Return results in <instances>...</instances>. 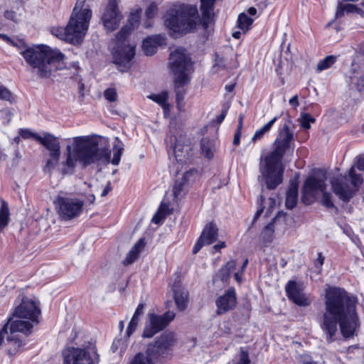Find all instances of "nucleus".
<instances>
[{
	"mask_svg": "<svg viewBox=\"0 0 364 364\" xmlns=\"http://www.w3.org/2000/svg\"><path fill=\"white\" fill-rule=\"evenodd\" d=\"M131 364H154L152 360L144 353H137Z\"/></svg>",
	"mask_w": 364,
	"mask_h": 364,
	"instance_id": "a19ab883",
	"label": "nucleus"
},
{
	"mask_svg": "<svg viewBox=\"0 0 364 364\" xmlns=\"http://www.w3.org/2000/svg\"><path fill=\"white\" fill-rule=\"evenodd\" d=\"M294 127L292 121L287 117L279 129L278 134L273 143L274 149L264 157L261 156L259 164L260 176L258 179L264 182L268 190H274L283 181L284 167L282 164L284 154L294 144Z\"/></svg>",
	"mask_w": 364,
	"mask_h": 364,
	"instance_id": "7ed1b4c3",
	"label": "nucleus"
},
{
	"mask_svg": "<svg viewBox=\"0 0 364 364\" xmlns=\"http://www.w3.org/2000/svg\"><path fill=\"white\" fill-rule=\"evenodd\" d=\"M158 10L157 5L153 2L146 9L145 15L148 19L153 18L156 14Z\"/></svg>",
	"mask_w": 364,
	"mask_h": 364,
	"instance_id": "de8ad7c7",
	"label": "nucleus"
},
{
	"mask_svg": "<svg viewBox=\"0 0 364 364\" xmlns=\"http://www.w3.org/2000/svg\"><path fill=\"white\" fill-rule=\"evenodd\" d=\"M204 245H208V244H205L204 240L200 237L193 248V253H198Z\"/></svg>",
	"mask_w": 364,
	"mask_h": 364,
	"instance_id": "864d4df0",
	"label": "nucleus"
},
{
	"mask_svg": "<svg viewBox=\"0 0 364 364\" xmlns=\"http://www.w3.org/2000/svg\"><path fill=\"white\" fill-rule=\"evenodd\" d=\"M357 304V297L343 288L330 287L326 289L320 327L327 343L338 339V328L345 338L354 336L360 327Z\"/></svg>",
	"mask_w": 364,
	"mask_h": 364,
	"instance_id": "f257e3e1",
	"label": "nucleus"
},
{
	"mask_svg": "<svg viewBox=\"0 0 364 364\" xmlns=\"http://www.w3.org/2000/svg\"><path fill=\"white\" fill-rule=\"evenodd\" d=\"M262 212H263V209H262H262H260V210H258L256 212V213H255V216H254V220H257V219L260 216V215H261V213H262Z\"/></svg>",
	"mask_w": 364,
	"mask_h": 364,
	"instance_id": "774afa93",
	"label": "nucleus"
},
{
	"mask_svg": "<svg viewBox=\"0 0 364 364\" xmlns=\"http://www.w3.org/2000/svg\"><path fill=\"white\" fill-rule=\"evenodd\" d=\"M0 100L6 101L10 104L15 102V96L6 86L0 84Z\"/></svg>",
	"mask_w": 364,
	"mask_h": 364,
	"instance_id": "4c0bfd02",
	"label": "nucleus"
},
{
	"mask_svg": "<svg viewBox=\"0 0 364 364\" xmlns=\"http://www.w3.org/2000/svg\"><path fill=\"white\" fill-rule=\"evenodd\" d=\"M104 97L107 101L110 102H115L117 98V93L116 90L114 88H107L104 92Z\"/></svg>",
	"mask_w": 364,
	"mask_h": 364,
	"instance_id": "a18cd8bd",
	"label": "nucleus"
},
{
	"mask_svg": "<svg viewBox=\"0 0 364 364\" xmlns=\"http://www.w3.org/2000/svg\"><path fill=\"white\" fill-rule=\"evenodd\" d=\"M299 361L302 364H312L313 358L310 355L305 353V354H302L299 356Z\"/></svg>",
	"mask_w": 364,
	"mask_h": 364,
	"instance_id": "5fc2aeb1",
	"label": "nucleus"
},
{
	"mask_svg": "<svg viewBox=\"0 0 364 364\" xmlns=\"http://www.w3.org/2000/svg\"><path fill=\"white\" fill-rule=\"evenodd\" d=\"M59 215L65 220L78 217L84 206L83 201L78 198L58 196L55 201Z\"/></svg>",
	"mask_w": 364,
	"mask_h": 364,
	"instance_id": "9d476101",
	"label": "nucleus"
},
{
	"mask_svg": "<svg viewBox=\"0 0 364 364\" xmlns=\"http://www.w3.org/2000/svg\"><path fill=\"white\" fill-rule=\"evenodd\" d=\"M253 23V19L249 17L246 14L241 13L237 18L238 28L242 31H247Z\"/></svg>",
	"mask_w": 364,
	"mask_h": 364,
	"instance_id": "c9c22d12",
	"label": "nucleus"
},
{
	"mask_svg": "<svg viewBox=\"0 0 364 364\" xmlns=\"http://www.w3.org/2000/svg\"><path fill=\"white\" fill-rule=\"evenodd\" d=\"M164 211V205H160L159 210L156 213L154 214L151 219V222L155 224H159L161 220L166 218V214L163 213Z\"/></svg>",
	"mask_w": 364,
	"mask_h": 364,
	"instance_id": "49530a36",
	"label": "nucleus"
},
{
	"mask_svg": "<svg viewBox=\"0 0 364 364\" xmlns=\"http://www.w3.org/2000/svg\"><path fill=\"white\" fill-rule=\"evenodd\" d=\"M144 306L145 304L144 303H140L137 306L126 331V335L127 337H130L131 335H132V333L135 331L139 323V317L144 313Z\"/></svg>",
	"mask_w": 364,
	"mask_h": 364,
	"instance_id": "cd10ccee",
	"label": "nucleus"
},
{
	"mask_svg": "<svg viewBox=\"0 0 364 364\" xmlns=\"http://www.w3.org/2000/svg\"><path fill=\"white\" fill-rule=\"evenodd\" d=\"M19 53L41 78H49L53 73L62 70L65 55L46 45L28 46L21 43Z\"/></svg>",
	"mask_w": 364,
	"mask_h": 364,
	"instance_id": "20e7f679",
	"label": "nucleus"
},
{
	"mask_svg": "<svg viewBox=\"0 0 364 364\" xmlns=\"http://www.w3.org/2000/svg\"><path fill=\"white\" fill-rule=\"evenodd\" d=\"M216 0H201L200 9L202 18L200 20L205 28H207L212 20V12Z\"/></svg>",
	"mask_w": 364,
	"mask_h": 364,
	"instance_id": "aec40b11",
	"label": "nucleus"
},
{
	"mask_svg": "<svg viewBox=\"0 0 364 364\" xmlns=\"http://www.w3.org/2000/svg\"><path fill=\"white\" fill-rule=\"evenodd\" d=\"M148 97L152 100L154 102H156L158 105L161 106L164 109V112L168 110V104L167 103L168 100V92L166 91H163L159 94H152L148 96Z\"/></svg>",
	"mask_w": 364,
	"mask_h": 364,
	"instance_id": "c756f323",
	"label": "nucleus"
},
{
	"mask_svg": "<svg viewBox=\"0 0 364 364\" xmlns=\"http://www.w3.org/2000/svg\"><path fill=\"white\" fill-rule=\"evenodd\" d=\"M65 364H96L93 357L97 358L96 351L92 350V354L86 349L79 348H68L63 352Z\"/></svg>",
	"mask_w": 364,
	"mask_h": 364,
	"instance_id": "f8f14e48",
	"label": "nucleus"
},
{
	"mask_svg": "<svg viewBox=\"0 0 364 364\" xmlns=\"http://www.w3.org/2000/svg\"><path fill=\"white\" fill-rule=\"evenodd\" d=\"M9 220V213L7 203L3 200L0 207V232L7 225Z\"/></svg>",
	"mask_w": 364,
	"mask_h": 364,
	"instance_id": "473e14b6",
	"label": "nucleus"
},
{
	"mask_svg": "<svg viewBox=\"0 0 364 364\" xmlns=\"http://www.w3.org/2000/svg\"><path fill=\"white\" fill-rule=\"evenodd\" d=\"M174 342L173 335L172 333H164L155 341L154 348L157 353H164V350L170 348Z\"/></svg>",
	"mask_w": 364,
	"mask_h": 364,
	"instance_id": "393cba45",
	"label": "nucleus"
},
{
	"mask_svg": "<svg viewBox=\"0 0 364 364\" xmlns=\"http://www.w3.org/2000/svg\"><path fill=\"white\" fill-rule=\"evenodd\" d=\"M122 15L119 12L115 0H109L102 16L104 26L109 31L115 30L119 24Z\"/></svg>",
	"mask_w": 364,
	"mask_h": 364,
	"instance_id": "ddd939ff",
	"label": "nucleus"
},
{
	"mask_svg": "<svg viewBox=\"0 0 364 364\" xmlns=\"http://www.w3.org/2000/svg\"><path fill=\"white\" fill-rule=\"evenodd\" d=\"M225 247V243L224 242H221L219 244L215 245L213 246V249L215 251H219L220 249L224 248Z\"/></svg>",
	"mask_w": 364,
	"mask_h": 364,
	"instance_id": "e2e57ef3",
	"label": "nucleus"
},
{
	"mask_svg": "<svg viewBox=\"0 0 364 364\" xmlns=\"http://www.w3.org/2000/svg\"><path fill=\"white\" fill-rule=\"evenodd\" d=\"M333 193L344 202H348L353 197V191L347 182V176H337L331 182Z\"/></svg>",
	"mask_w": 364,
	"mask_h": 364,
	"instance_id": "dca6fc26",
	"label": "nucleus"
},
{
	"mask_svg": "<svg viewBox=\"0 0 364 364\" xmlns=\"http://www.w3.org/2000/svg\"><path fill=\"white\" fill-rule=\"evenodd\" d=\"M200 149L202 154L204 157L208 159H210L213 157V144L209 139L206 138H203L201 139Z\"/></svg>",
	"mask_w": 364,
	"mask_h": 364,
	"instance_id": "72a5a7b5",
	"label": "nucleus"
},
{
	"mask_svg": "<svg viewBox=\"0 0 364 364\" xmlns=\"http://www.w3.org/2000/svg\"><path fill=\"white\" fill-rule=\"evenodd\" d=\"M323 262H324V257L322 255L321 252H319L318 254V257L314 262L315 267L321 269V267L323 264Z\"/></svg>",
	"mask_w": 364,
	"mask_h": 364,
	"instance_id": "4d7b16f0",
	"label": "nucleus"
},
{
	"mask_svg": "<svg viewBox=\"0 0 364 364\" xmlns=\"http://www.w3.org/2000/svg\"><path fill=\"white\" fill-rule=\"evenodd\" d=\"M145 247V239H139L136 244L132 247L129 252L127 254L126 257L124 259L122 263L124 265H129L134 262L139 257V254Z\"/></svg>",
	"mask_w": 364,
	"mask_h": 364,
	"instance_id": "4be33fe9",
	"label": "nucleus"
},
{
	"mask_svg": "<svg viewBox=\"0 0 364 364\" xmlns=\"http://www.w3.org/2000/svg\"><path fill=\"white\" fill-rule=\"evenodd\" d=\"M357 168L360 171H364V157L358 159L357 163Z\"/></svg>",
	"mask_w": 364,
	"mask_h": 364,
	"instance_id": "052dcab7",
	"label": "nucleus"
},
{
	"mask_svg": "<svg viewBox=\"0 0 364 364\" xmlns=\"http://www.w3.org/2000/svg\"><path fill=\"white\" fill-rule=\"evenodd\" d=\"M141 9H137L130 13L127 23L123 26L116 36L117 49L114 53V63L118 65L119 70L127 72L131 68V62L135 55V46L126 43L132 31L139 24Z\"/></svg>",
	"mask_w": 364,
	"mask_h": 364,
	"instance_id": "0eeeda50",
	"label": "nucleus"
},
{
	"mask_svg": "<svg viewBox=\"0 0 364 364\" xmlns=\"http://www.w3.org/2000/svg\"><path fill=\"white\" fill-rule=\"evenodd\" d=\"M0 38L4 41L7 42L10 45L13 46H16L19 49V46H21V43H23V41H19L18 43L14 42L10 37H9L6 34L1 33Z\"/></svg>",
	"mask_w": 364,
	"mask_h": 364,
	"instance_id": "3c124183",
	"label": "nucleus"
},
{
	"mask_svg": "<svg viewBox=\"0 0 364 364\" xmlns=\"http://www.w3.org/2000/svg\"><path fill=\"white\" fill-rule=\"evenodd\" d=\"M215 304L216 313L218 315L233 309L237 304L235 289L233 287L229 288L223 295L216 299Z\"/></svg>",
	"mask_w": 364,
	"mask_h": 364,
	"instance_id": "f3484780",
	"label": "nucleus"
},
{
	"mask_svg": "<svg viewBox=\"0 0 364 364\" xmlns=\"http://www.w3.org/2000/svg\"><path fill=\"white\" fill-rule=\"evenodd\" d=\"M235 87V83H231V84L226 85L225 88L226 91L232 92V91L234 90Z\"/></svg>",
	"mask_w": 364,
	"mask_h": 364,
	"instance_id": "0e129e2a",
	"label": "nucleus"
},
{
	"mask_svg": "<svg viewBox=\"0 0 364 364\" xmlns=\"http://www.w3.org/2000/svg\"><path fill=\"white\" fill-rule=\"evenodd\" d=\"M364 1L361 3V6L358 7L355 5L351 4H343L339 3L337 11L336 13V16L337 18L341 17L344 15L345 13H356L360 14L362 16H364Z\"/></svg>",
	"mask_w": 364,
	"mask_h": 364,
	"instance_id": "b1692460",
	"label": "nucleus"
},
{
	"mask_svg": "<svg viewBox=\"0 0 364 364\" xmlns=\"http://www.w3.org/2000/svg\"><path fill=\"white\" fill-rule=\"evenodd\" d=\"M278 117H274L262 127L257 130L252 138V141H256L262 138V136L272 129L274 124L277 122Z\"/></svg>",
	"mask_w": 364,
	"mask_h": 364,
	"instance_id": "7c9ffc66",
	"label": "nucleus"
},
{
	"mask_svg": "<svg viewBox=\"0 0 364 364\" xmlns=\"http://www.w3.org/2000/svg\"><path fill=\"white\" fill-rule=\"evenodd\" d=\"M110 191V188L109 186H107V187L105 188V189L102 191V193H101V196H105L107 195V193H109V191Z\"/></svg>",
	"mask_w": 364,
	"mask_h": 364,
	"instance_id": "338daca9",
	"label": "nucleus"
},
{
	"mask_svg": "<svg viewBox=\"0 0 364 364\" xmlns=\"http://www.w3.org/2000/svg\"><path fill=\"white\" fill-rule=\"evenodd\" d=\"M198 176V171L196 168H191L186 171L181 179L188 184L189 182L194 181Z\"/></svg>",
	"mask_w": 364,
	"mask_h": 364,
	"instance_id": "79ce46f5",
	"label": "nucleus"
},
{
	"mask_svg": "<svg viewBox=\"0 0 364 364\" xmlns=\"http://www.w3.org/2000/svg\"><path fill=\"white\" fill-rule=\"evenodd\" d=\"M349 77L359 92L364 91V58L353 59L349 70Z\"/></svg>",
	"mask_w": 364,
	"mask_h": 364,
	"instance_id": "2eb2a0df",
	"label": "nucleus"
},
{
	"mask_svg": "<svg viewBox=\"0 0 364 364\" xmlns=\"http://www.w3.org/2000/svg\"><path fill=\"white\" fill-rule=\"evenodd\" d=\"M218 230L216 225L213 223H210L205 225L200 235L205 244L210 245L217 240Z\"/></svg>",
	"mask_w": 364,
	"mask_h": 364,
	"instance_id": "bb28decb",
	"label": "nucleus"
},
{
	"mask_svg": "<svg viewBox=\"0 0 364 364\" xmlns=\"http://www.w3.org/2000/svg\"><path fill=\"white\" fill-rule=\"evenodd\" d=\"M36 141L49 150L50 153H60V142L54 135L46 133L44 136H36Z\"/></svg>",
	"mask_w": 364,
	"mask_h": 364,
	"instance_id": "6ab92c4d",
	"label": "nucleus"
},
{
	"mask_svg": "<svg viewBox=\"0 0 364 364\" xmlns=\"http://www.w3.org/2000/svg\"><path fill=\"white\" fill-rule=\"evenodd\" d=\"M18 331L11 332V326H9V333L10 335L7 337V342L9 345V348L8 349V353L9 355H13L17 353L21 350V348L23 346L24 343L20 336L18 335H16L15 333Z\"/></svg>",
	"mask_w": 364,
	"mask_h": 364,
	"instance_id": "5701e85b",
	"label": "nucleus"
},
{
	"mask_svg": "<svg viewBox=\"0 0 364 364\" xmlns=\"http://www.w3.org/2000/svg\"><path fill=\"white\" fill-rule=\"evenodd\" d=\"M198 11L196 5L176 4L164 15V25L173 38H178L196 28Z\"/></svg>",
	"mask_w": 364,
	"mask_h": 364,
	"instance_id": "423d86ee",
	"label": "nucleus"
},
{
	"mask_svg": "<svg viewBox=\"0 0 364 364\" xmlns=\"http://www.w3.org/2000/svg\"><path fill=\"white\" fill-rule=\"evenodd\" d=\"M41 310L36 303L28 298H23L12 314L7 318L11 323V332L20 331L26 336L31 333L34 325L38 323Z\"/></svg>",
	"mask_w": 364,
	"mask_h": 364,
	"instance_id": "6e6552de",
	"label": "nucleus"
},
{
	"mask_svg": "<svg viewBox=\"0 0 364 364\" xmlns=\"http://www.w3.org/2000/svg\"><path fill=\"white\" fill-rule=\"evenodd\" d=\"M18 134L21 137L25 139L29 138H34L36 140V136H39L38 134L31 132L28 129H20L18 131Z\"/></svg>",
	"mask_w": 364,
	"mask_h": 364,
	"instance_id": "09e8293b",
	"label": "nucleus"
},
{
	"mask_svg": "<svg viewBox=\"0 0 364 364\" xmlns=\"http://www.w3.org/2000/svg\"><path fill=\"white\" fill-rule=\"evenodd\" d=\"M326 176L325 173H323L322 177L319 178L315 176L309 177L304 184V193L306 194H314L318 191L323 192L326 189Z\"/></svg>",
	"mask_w": 364,
	"mask_h": 364,
	"instance_id": "a211bd4d",
	"label": "nucleus"
},
{
	"mask_svg": "<svg viewBox=\"0 0 364 364\" xmlns=\"http://www.w3.org/2000/svg\"><path fill=\"white\" fill-rule=\"evenodd\" d=\"M187 183L181 178L176 181L173 188L174 199L178 200L185 194V187Z\"/></svg>",
	"mask_w": 364,
	"mask_h": 364,
	"instance_id": "f704fd0d",
	"label": "nucleus"
},
{
	"mask_svg": "<svg viewBox=\"0 0 364 364\" xmlns=\"http://www.w3.org/2000/svg\"><path fill=\"white\" fill-rule=\"evenodd\" d=\"M236 267V262L235 260H230L223 267V271H230L231 273Z\"/></svg>",
	"mask_w": 364,
	"mask_h": 364,
	"instance_id": "6e6d98bb",
	"label": "nucleus"
},
{
	"mask_svg": "<svg viewBox=\"0 0 364 364\" xmlns=\"http://www.w3.org/2000/svg\"><path fill=\"white\" fill-rule=\"evenodd\" d=\"M60 153H50L46 165L43 168L45 172L50 173L59 162Z\"/></svg>",
	"mask_w": 364,
	"mask_h": 364,
	"instance_id": "2f4dec72",
	"label": "nucleus"
},
{
	"mask_svg": "<svg viewBox=\"0 0 364 364\" xmlns=\"http://www.w3.org/2000/svg\"><path fill=\"white\" fill-rule=\"evenodd\" d=\"M321 203L327 208H333L335 207L331 199V193L326 192V191L322 192Z\"/></svg>",
	"mask_w": 364,
	"mask_h": 364,
	"instance_id": "c03bdc74",
	"label": "nucleus"
},
{
	"mask_svg": "<svg viewBox=\"0 0 364 364\" xmlns=\"http://www.w3.org/2000/svg\"><path fill=\"white\" fill-rule=\"evenodd\" d=\"M11 326L10 321L7 319L6 322L0 328V345L4 342L5 336L9 333V328Z\"/></svg>",
	"mask_w": 364,
	"mask_h": 364,
	"instance_id": "8fccbe9b",
	"label": "nucleus"
},
{
	"mask_svg": "<svg viewBox=\"0 0 364 364\" xmlns=\"http://www.w3.org/2000/svg\"><path fill=\"white\" fill-rule=\"evenodd\" d=\"M164 38L160 36L147 37L142 42V49L146 55H153L157 48L162 43Z\"/></svg>",
	"mask_w": 364,
	"mask_h": 364,
	"instance_id": "412c9836",
	"label": "nucleus"
},
{
	"mask_svg": "<svg viewBox=\"0 0 364 364\" xmlns=\"http://www.w3.org/2000/svg\"><path fill=\"white\" fill-rule=\"evenodd\" d=\"M274 232V223H268L264 228L262 235L263 240L266 242H270L272 240V235Z\"/></svg>",
	"mask_w": 364,
	"mask_h": 364,
	"instance_id": "ea45409f",
	"label": "nucleus"
},
{
	"mask_svg": "<svg viewBox=\"0 0 364 364\" xmlns=\"http://www.w3.org/2000/svg\"><path fill=\"white\" fill-rule=\"evenodd\" d=\"M348 176L350 177V178L351 180V184L355 188L359 187L363 181L362 175L360 173H355L354 166H352L350 168V170L348 171Z\"/></svg>",
	"mask_w": 364,
	"mask_h": 364,
	"instance_id": "58836bf2",
	"label": "nucleus"
},
{
	"mask_svg": "<svg viewBox=\"0 0 364 364\" xmlns=\"http://www.w3.org/2000/svg\"><path fill=\"white\" fill-rule=\"evenodd\" d=\"M285 291L289 300L299 306H308L311 301L304 293V289L301 284L295 281L290 280L286 284Z\"/></svg>",
	"mask_w": 364,
	"mask_h": 364,
	"instance_id": "4468645a",
	"label": "nucleus"
},
{
	"mask_svg": "<svg viewBox=\"0 0 364 364\" xmlns=\"http://www.w3.org/2000/svg\"><path fill=\"white\" fill-rule=\"evenodd\" d=\"M169 65L175 75L176 99L179 105L184 100L185 92L183 87L189 82L188 74L193 69V63L187 55L186 50L178 48L171 53Z\"/></svg>",
	"mask_w": 364,
	"mask_h": 364,
	"instance_id": "1a4fd4ad",
	"label": "nucleus"
},
{
	"mask_svg": "<svg viewBox=\"0 0 364 364\" xmlns=\"http://www.w3.org/2000/svg\"><path fill=\"white\" fill-rule=\"evenodd\" d=\"M298 200V183L296 182H291L287 191L286 207L291 210L296 207Z\"/></svg>",
	"mask_w": 364,
	"mask_h": 364,
	"instance_id": "a878e982",
	"label": "nucleus"
},
{
	"mask_svg": "<svg viewBox=\"0 0 364 364\" xmlns=\"http://www.w3.org/2000/svg\"><path fill=\"white\" fill-rule=\"evenodd\" d=\"M117 143L113 146L114 154L111 161V152L108 147L100 146L99 144L90 141L82 137H75L74 145L66 147L67 157L63 162V174H73L77 165L80 162L84 167L92 164H109L110 161L113 165L119 164L121 156L123 151V144L118 138H116Z\"/></svg>",
	"mask_w": 364,
	"mask_h": 364,
	"instance_id": "f03ea898",
	"label": "nucleus"
},
{
	"mask_svg": "<svg viewBox=\"0 0 364 364\" xmlns=\"http://www.w3.org/2000/svg\"><path fill=\"white\" fill-rule=\"evenodd\" d=\"M249 14L255 16L257 14V9L255 7H250L247 10Z\"/></svg>",
	"mask_w": 364,
	"mask_h": 364,
	"instance_id": "69168bd1",
	"label": "nucleus"
},
{
	"mask_svg": "<svg viewBox=\"0 0 364 364\" xmlns=\"http://www.w3.org/2000/svg\"><path fill=\"white\" fill-rule=\"evenodd\" d=\"M289 104L290 105L293 106V107H298L299 106V100H298V96L297 95H294V97H292L290 100H289Z\"/></svg>",
	"mask_w": 364,
	"mask_h": 364,
	"instance_id": "bf43d9fd",
	"label": "nucleus"
},
{
	"mask_svg": "<svg viewBox=\"0 0 364 364\" xmlns=\"http://www.w3.org/2000/svg\"><path fill=\"white\" fill-rule=\"evenodd\" d=\"M174 300L177 309L183 311L187 308L188 301V292L184 289H173Z\"/></svg>",
	"mask_w": 364,
	"mask_h": 364,
	"instance_id": "c85d7f7f",
	"label": "nucleus"
},
{
	"mask_svg": "<svg viewBox=\"0 0 364 364\" xmlns=\"http://www.w3.org/2000/svg\"><path fill=\"white\" fill-rule=\"evenodd\" d=\"M336 61V57L334 55H328L324 59L320 60L317 64L316 70L318 72L331 68Z\"/></svg>",
	"mask_w": 364,
	"mask_h": 364,
	"instance_id": "e433bc0d",
	"label": "nucleus"
},
{
	"mask_svg": "<svg viewBox=\"0 0 364 364\" xmlns=\"http://www.w3.org/2000/svg\"><path fill=\"white\" fill-rule=\"evenodd\" d=\"M85 1L77 0L66 27L53 28L52 33L60 39L79 44L88 29L92 17V11Z\"/></svg>",
	"mask_w": 364,
	"mask_h": 364,
	"instance_id": "39448f33",
	"label": "nucleus"
},
{
	"mask_svg": "<svg viewBox=\"0 0 364 364\" xmlns=\"http://www.w3.org/2000/svg\"><path fill=\"white\" fill-rule=\"evenodd\" d=\"M315 119L309 114L305 113L301 115V127L304 129H309L311 123H314Z\"/></svg>",
	"mask_w": 364,
	"mask_h": 364,
	"instance_id": "37998d69",
	"label": "nucleus"
},
{
	"mask_svg": "<svg viewBox=\"0 0 364 364\" xmlns=\"http://www.w3.org/2000/svg\"><path fill=\"white\" fill-rule=\"evenodd\" d=\"M231 272L230 271H223V267L220 269L218 277L220 278V279L222 282H227L230 277Z\"/></svg>",
	"mask_w": 364,
	"mask_h": 364,
	"instance_id": "603ef678",
	"label": "nucleus"
},
{
	"mask_svg": "<svg viewBox=\"0 0 364 364\" xmlns=\"http://www.w3.org/2000/svg\"><path fill=\"white\" fill-rule=\"evenodd\" d=\"M148 316L149 321L146 323L142 334L144 338H152L155 334L163 331L173 320L175 313L170 311L163 315L151 313L149 314Z\"/></svg>",
	"mask_w": 364,
	"mask_h": 364,
	"instance_id": "9b49d317",
	"label": "nucleus"
},
{
	"mask_svg": "<svg viewBox=\"0 0 364 364\" xmlns=\"http://www.w3.org/2000/svg\"><path fill=\"white\" fill-rule=\"evenodd\" d=\"M240 136H241V129L240 127H237V129L236 130L234 139H233V144L235 146H237L240 144Z\"/></svg>",
	"mask_w": 364,
	"mask_h": 364,
	"instance_id": "13d9d810",
	"label": "nucleus"
},
{
	"mask_svg": "<svg viewBox=\"0 0 364 364\" xmlns=\"http://www.w3.org/2000/svg\"><path fill=\"white\" fill-rule=\"evenodd\" d=\"M226 113H227V111L226 110H223L222 112V113L217 117V122L218 123H221L224 120V119H225V117L226 116Z\"/></svg>",
	"mask_w": 364,
	"mask_h": 364,
	"instance_id": "680f3d73",
	"label": "nucleus"
}]
</instances>
